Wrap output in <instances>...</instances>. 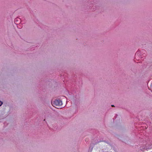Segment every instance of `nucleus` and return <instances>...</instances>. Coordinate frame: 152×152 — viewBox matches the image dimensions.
<instances>
[{
  "label": "nucleus",
  "mask_w": 152,
  "mask_h": 152,
  "mask_svg": "<svg viewBox=\"0 0 152 152\" xmlns=\"http://www.w3.org/2000/svg\"><path fill=\"white\" fill-rule=\"evenodd\" d=\"M53 104L56 106H59L62 104V101L59 99H56L53 102Z\"/></svg>",
  "instance_id": "nucleus-1"
},
{
  "label": "nucleus",
  "mask_w": 152,
  "mask_h": 152,
  "mask_svg": "<svg viewBox=\"0 0 152 152\" xmlns=\"http://www.w3.org/2000/svg\"><path fill=\"white\" fill-rule=\"evenodd\" d=\"M111 106L113 107H114V105H111Z\"/></svg>",
  "instance_id": "nucleus-3"
},
{
  "label": "nucleus",
  "mask_w": 152,
  "mask_h": 152,
  "mask_svg": "<svg viewBox=\"0 0 152 152\" xmlns=\"http://www.w3.org/2000/svg\"><path fill=\"white\" fill-rule=\"evenodd\" d=\"M87 139H86V140H85V141H87Z\"/></svg>",
  "instance_id": "nucleus-4"
},
{
  "label": "nucleus",
  "mask_w": 152,
  "mask_h": 152,
  "mask_svg": "<svg viewBox=\"0 0 152 152\" xmlns=\"http://www.w3.org/2000/svg\"><path fill=\"white\" fill-rule=\"evenodd\" d=\"M2 104V102L1 101H0V106H1V105Z\"/></svg>",
  "instance_id": "nucleus-2"
}]
</instances>
